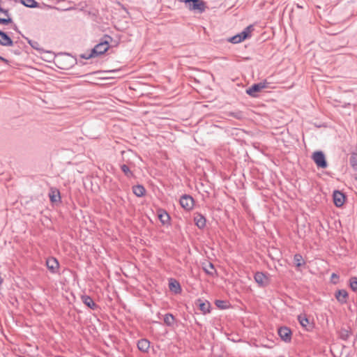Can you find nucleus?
I'll return each mask as SVG.
<instances>
[{
    "mask_svg": "<svg viewBox=\"0 0 357 357\" xmlns=\"http://www.w3.org/2000/svg\"><path fill=\"white\" fill-rule=\"evenodd\" d=\"M112 41V38L109 35H105L100 38L99 43L92 49L93 53L96 56L103 54L109 48V44Z\"/></svg>",
    "mask_w": 357,
    "mask_h": 357,
    "instance_id": "1",
    "label": "nucleus"
},
{
    "mask_svg": "<svg viewBox=\"0 0 357 357\" xmlns=\"http://www.w3.org/2000/svg\"><path fill=\"white\" fill-rule=\"evenodd\" d=\"M312 159L317 166L320 168H326L328 166L325 155L321 151H315L312 155Z\"/></svg>",
    "mask_w": 357,
    "mask_h": 357,
    "instance_id": "2",
    "label": "nucleus"
},
{
    "mask_svg": "<svg viewBox=\"0 0 357 357\" xmlns=\"http://www.w3.org/2000/svg\"><path fill=\"white\" fill-rule=\"evenodd\" d=\"M266 86L267 82L266 81L261 82L252 85L250 88L246 89V93L251 97H257V93L266 88Z\"/></svg>",
    "mask_w": 357,
    "mask_h": 357,
    "instance_id": "3",
    "label": "nucleus"
},
{
    "mask_svg": "<svg viewBox=\"0 0 357 357\" xmlns=\"http://www.w3.org/2000/svg\"><path fill=\"white\" fill-rule=\"evenodd\" d=\"M180 204L183 208L186 211H190L192 209L195 202L192 196L189 195H183L180 198Z\"/></svg>",
    "mask_w": 357,
    "mask_h": 357,
    "instance_id": "4",
    "label": "nucleus"
},
{
    "mask_svg": "<svg viewBox=\"0 0 357 357\" xmlns=\"http://www.w3.org/2000/svg\"><path fill=\"white\" fill-rule=\"evenodd\" d=\"M254 278L258 285L262 287H266L269 283L268 275L263 272H257Z\"/></svg>",
    "mask_w": 357,
    "mask_h": 357,
    "instance_id": "5",
    "label": "nucleus"
},
{
    "mask_svg": "<svg viewBox=\"0 0 357 357\" xmlns=\"http://www.w3.org/2000/svg\"><path fill=\"white\" fill-rule=\"evenodd\" d=\"M278 335L282 340L285 342H290L291 340V331L287 326H282L278 328Z\"/></svg>",
    "mask_w": 357,
    "mask_h": 357,
    "instance_id": "6",
    "label": "nucleus"
},
{
    "mask_svg": "<svg viewBox=\"0 0 357 357\" xmlns=\"http://www.w3.org/2000/svg\"><path fill=\"white\" fill-rule=\"evenodd\" d=\"M47 269L53 274L57 273L59 268V263L55 257H49L46 260Z\"/></svg>",
    "mask_w": 357,
    "mask_h": 357,
    "instance_id": "7",
    "label": "nucleus"
},
{
    "mask_svg": "<svg viewBox=\"0 0 357 357\" xmlns=\"http://www.w3.org/2000/svg\"><path fill=\"white\" fill-rule=\"evenodd\" d=\"M333 198L334 204L337 207H341L345 202L344 195L339 190H335L333 192Z\"/></svg>",
    "mask_w": 357,
    "mask_h": 357,
    "instance_id": "8",
    "label": "nucleus"
},
{
    "mask_svg": "<svg viewBox=\"0 0 357 357\" xmlns=\"http://www.w3.org/2000/svg\"><path fill=\"white\" fill-rule=\"evenodd\" d=\"M298 320L300 324L307 331H310L313 328V325L310 323L309 319L305 314H300L298 316Z\"/></svg>",
    "mask_w": 357,
    "mask_h": 357,
    "instance_id": "9",
    "label": "nucleus"
},
{
    "mask_svg": "<svg viewBox=\"0 0 357 357\" xmlns=\"http://www.w3.org/2000/svg\"><path fill=\"white\" fill-rule=\"evenodd\" d=\"M335 298L341 304H345L347 302L349 294L345 289H340L335 292Z\"/></svg>",
    "mask_w": 357,
    "mask_h": 357,
    "instance_id": "10",
    "label": "nucleus"
},
{
    "mask_svg": "<svg viewBox=\"0 0 357 357\" xmlns=\"http://www.w3.org/2000/svg\"><path fill=\"white\" fill-rule=\"evenodd\" d=\"M169 288L172 292L175 294H180L182 291L181 284L176 280L174 278H170L169 280Z\"/></svg>",
    "mask_w": 357,
    "mask_h": 357,
    "instance_id": "11",
    "label": "nucleus"
},
{
    "mask_svg": "<svg viewBox=\"0 0 357 357\" xmlns=\"http://www.w3.org/2000/svg\"><path fill=\"white\" fill-rule=\"evenodd\" d=\"M13 44V42L8 35L2 31H0V45L3 46H12Z\"/></svg>",
    "mask_w": 357,
    "mask_h": 357,
    "instance_id": "12",
    "label": "nucleus"
},
{
    "mask_svg": "<svg viewBox=\"0 0 357 357\" xmlns=\"http://www.w3.org/2000/svg\"><path fill=\"white\" fill-rule=\"evenodd\" d=\"M158 218L163 225H169L170 216L168 213L162 209L158 211Z\"/></svg>",
    "mask_w": 357,
    "mask_h": 357,
    "instance_id": "13",
    "label": "nucleus"
},
{
    "mask_svg": "<svg viewBox=\"0 0 357 357\" xmlns=\"http://www.w3.org/2000/svg\"><path fill=\"white\" fill-rule=\"evenodd\" d=\"M194 221L196 226L199 229H203L206 226V220L205 217L200 213L195 215L194 217Z\"/></svg>",
    "mask_w": 357,
    "mask_h": 357,
    "instance_id": "14",
    "label": "nucleus"
},
{
    "mask_svg": "<svg viewBox=\"0 0 357 357\" xmlns=\"http://www.w3.org/2000/svg\"><path fill=\"white\" fill-rule=\"evenodd\" d=\"M150 347V342L146 339H141L137 342V348L142 352H147Z\"/></svg>",
    "mask_w": 357,
    "mask_h": 357,
    "instance_id": "15",
    "label": "nucleus"
},
{
    "mask_svg": "<svg viewBox=\"0 0 357 357\" xmlns=\"http://www.w3.org/2000/svg\"><path fill=\"white\" fill-rule=\"evenodd\" d=\"M50 199L52 203L61 202L59 190L52 188L49 193Z\"/></svg>",
    "mask_w": 357,
    "mask_h": 357,
    "instance_id": "16",
    "label": "nucleus"
},
{
    "mask_svg": "<svg viewBox=\"0 0 357 357\" xmlns=\"http://www.w3.org/2000/svg\"><path fill=\"white\" fill-rule=\"evenodd\" d=\"M133 193L138 197H142L145 195L146 190L142 185H137L132 187Z\"/></svg>",
    "mask_w": 357,
    "mask_h": 357,
    "instance_id": "17",
    "label": "nucleus"
},
{
    "mask_svg": "<svg viewBox=\"0 0 357 357\" xmlns=\"http://www.w3.org/2000/svg\"><path fill=\"white\" fill-rule=\"evenodd\" d=\"M82 302L88 306L89 308L94 310L97 305L93 301V300L89 296H83L82 297Z\"/></svg>",
    "mask_w": 357,
    "mask_h": 357,
    "instance_id": "18",
    "label": "nucleus"
},
{
    "mask_svg": "<svg viewBox=\"0 0 357 357\" xmlns=\"http://www.w3.org/2000/svg\"><path fill=\"white\" fill-rule=\"evenodd\" d=\"M349 164L354 170L357 171V150L351 153Z\"/></svg>",
    "mask_w": 357,
    "mask_h": 357,
    "instance_id": "19",
    "label": "nucleus"
},
{
    "mask_svg": "<svg viewBox=\"0 0 357 357\" xmlns=\"http://www.w3.org/2000/svg\"><path fill=\"white\" fill-rule=\"evenodd\" d=\"M174 322H175V318L172 314L167 313V314H165L164 323L167 326H172L174 324Z\"/></svg>",
    "mask_w": 357,
    "mask_h": 357,
    "instance_id": "20",
    "label": "nucleus"
},
{
    "mask_svg": "<svg viewBox=\"0 0 357 357\" xmlns=\"http://www.w3.org/2000/svg\"><path fill=\"white\" fill-rule=\"evenodd\" d=\"M199 302H200L199 305L201 311L204 314L210 312V303L208 302H202L201 300H199Z\"/></svg>",
    "mask_w": 357,
    "mask_h": 357,
    "instance_id": "21",
    "label": "nucleus"
},
{
    "mask_svg": "<svg viewBox=\"0 0 357 357\" xmlns=\"http://www.w3.org/2000/svg\"><path fill=\"white\" fill-rule=\"evenodd\" d=\"M294 261L295 262L296 267H300L302 265L305 264V261H303V257L300 254L294 255Z\"/></svg>",
    "mask_w": 357,
    "mask_h": 357,
    "instance_id": "22",
    "label": "nucleus"
},
{
    "mask_svg": "<svg viewBox=\"0 0 357 357\" xmlns=\"http://www.w3.org/2000/svg\"><path fill=\"white\" fill-rule=\"evenodd\" d=\"M21 3L29 8H36L38 3L35 0H21Z\"/></svg>",
    "mask_w": 357,
    "mask_h": 357,
    "instance_id": "23",
    "label": "nucleus"
},
{
    "mask_svg": "<svg viewBox=\"0 0 357 357\" xmlns=\"http://www.w3.org/2000/svg\"><path fill=\"white\" fill-rule=\"evenodd\" d=\"M252 30V26L250 25L247 26L242 32L240 33L241 38L244 40L250 36V32Z\"/></svg>",
    "mask_w": 357,
    "mask_h": 357,
    "instance_id": "24",
    "label": "nucleus"
},
{
    "mask_svg": "<svg viewBox=\"0 0 357 357\" xmlns=\"http://www.w3.org/2000/svg\"><path fill=\"white\" fill-rule=\"evenodd\" d=\"M349 287L354 291H357V277L353 276L349 279Z\"/></svg>",
    "mask_w": 357,
    "mask_h": 357,
    "instance_id": "25",
    "label": "nucleus"
},
{
    "mask_svg": "<svg viewBox=\"0 0 357 357\" xmlns=\"http://www.w3.org/2000/svg\"><path fill=\"white\" fill-rule=\"evenodd\" d=\"M121 169L122 170V172L125 174V175L127 176V177H131L132 176L133 174L132 172L130 170L129 167L128 165L123 164L122 165H121Z\"/></svg>",
    "mask_w": 357,
    "mask_h": 357,
    "instance_id": "26",
    "label": "nucleus"
},
{
    "mask_svg": "<svg viewBox=\"0 0 357 357\" xmlns=\"http://www.w3.org/2000/svg\"><path fill=\"white\" fill-rule=\"evenodd\" d=\"M351 333L349 331L344 328L342 329L340 332V337L343 340H347L349 337Z\"/></svg>",
    "mask_w": 357,
    "mask_h": 357,
    "instance_id": "27",
    "label": "nucleus"
},
{
    "mask_svg": "<svg viewBox=\"0 0 357 357\" xmlns=\"http://www.w3.org/2000/svg\"><path fill=\"white\" fill-rule=\"evenodd\" d=\"M243 40V38H241V36L240 33L236 34V36H234L229 39V41L234 44L239 43Z\"/></svg>",
    "mask_w": 357,
    "mask_h": 357,
    "instance_id": "28",
    "label": "nucleus"
},
{
    "mask_svg": "<svg viewBox=\"0 0 357 357\" xmlns=\"http://www.w3.org/2000/svg\"><path fill=\"white\" fill-rule=\"evenodd\" d=\"M28 43L31 45V47L39 52H40L42 50V49L40 47V44L36 41V40H29L28 41Z\"/></svg>",
    "mask_w": 357,
    "mask_h": 357,
    "instance_id": "29",
    "label": "nucleus"
},
{
    "mask_svg": "<svg viewBox=\"0 0 357 357\" xmlns=\"http://www.w3.org/2000/svg\"><path fill=\"white\" fill-rule=\"evenodd\" d=\"M81 58L84 59H89L91 58L96 56L95 54L93 53V50H91L90 52H85L80 55Z\"/></svg>",
    "mask_w": 357,
    "mask_h": 357,
    "instance_id": "30",
    "label": "nucleus"
},
{
    "mask_svg": "<svg viewBox=\"0 0 357 357\" xmlns=\"http://www.w3.org/2000/svg\"><path fill=\"white\" fill-rule=\"evenodd\" d=\"M231 115L237 119H241L243 117V114L241 112H233Z\"/></svg>",
    "mask_w": 357,
    "mask_h": 357,
    "instance_id": "31",
    "label": "nucleus"
},
{
    "mask_svg": "<svg viewBox=\"0 0 357 357\" xmlns=\"http://www.w3.org/2000/svg\"><path fill=\"white\" fill-rule=\"evenodd\" d=\"M208 267L211 268V271H209L208 269L207 268H205V271L207 274L208 275H213V272H214V266H213V264L212 263H209L208 264Z\"/></svg>",
    "mask_w": 357,
    "mask_h": 357,
    "instance_id": "32",
    "label": "nucleus"
},
{
    "mask_svg": "<svg viewBox=\"0 0 357 357\" xmlns=\"http://www.w3.org/2000/svg\"><path fill=\"white\" fill-rule=\"evenodd\" d=\"M225 302L223 301L218 300L215 302L216 305L218 307L224 308V306L222 305Z\"/></svg>",
    "mask_w": 357,
    "mask_h": 357,
    "instance_id": "33",
    "label": "nucleus"
},
{
    "mask_svg": "<svg viewBox=\"0 0 357 357\" xmlns=\"http://www.w3.org/2000/svg\"><path fill=\"white\" fill-rule=\"evenodd\" d=\"M0 59H1V61H4V62H6V63H7V62H8V60H7V59H4V58H3V57H1V56H0Z\"/></svg>",
    "mask_w": 357,
    "mask_h": 357,
    "instance_id": "34",
    "label": "nucleus"
},
{
    "mask_svg": "<svg viewBox=\"0 0 357 357\" xmlns=\"http://www.w3.org/2000/svg\"><path fill=\"white\" fill-rule=\"evenodd\" d=\"M332 278H338V276L335 274V273H333L332 275H331Z\"/></svg>",
    "mask_w": 357,
    "mask_h": 357,
    "instance_id": "35",
    "label": "nucleus"
},
{
    "mask_svg": "<svg viewBox=\"0 0 357 357\" xmlns=\"http://www.w3.org/2000/svg\"><path fill=\"white\" fill-rule=\"evenodd\" d=\"M296 7L298 8H303V6H301L298 3L296 4Z\"/></svg>",
    "mask_w": 357,
    "mask_h": 357,
    "instance_id": "36",
    "label": "nucleus"
},
{
    "mask_svg": "<svg viewBox=\"0 0 357 357\" xmlns=\"http://www.w3.org/2000/svg\"><path fill=\"white\" fill-rule=\"evenodd\" d=\"M356 180L357 181V176L355 177Z\"/></svg>",
    "mask_w": 357,
    "mask_h": 357,
    "instance_id": "37",
    "label": "nucleus"
}]
</instances>
